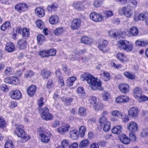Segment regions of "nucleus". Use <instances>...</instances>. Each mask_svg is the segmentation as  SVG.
Listing matches in <instances>:
<instances>
[{
    "label": "nucleus",
    "mask_w": 148,
    "mask_h": 148,
    "mask_svg": "<svg viewBox=\"0 0 148 148\" xmlns=\"http://www.w3.org/2000/svg\"><path fill=\"white\" fill-rule=\"evenodd\" d=\"M40 112L41 114L42 118L47 121L51 120L53 118L52 115L49 112L48 108L45 107L43 109H40Z\"/></svg>",
    "instance_id": "7ed1b4c3"
},
{
    "label": "nucleus",
    "mask_w": 148,
    "mask_h": 148,
    "mask_svg": "<svg viewBox=\"0 0 148 148\" xmlns=\"http://www.w3.org/2000/svg\"><path fill=\"white\" fill-rule=\"evenodd\" d=\"M127 43V41L126 40H120L117 42V45L121 50L125 51V46Z\"/></svg>",
    "instance_id": "412c9836"
},
{
    "label": "nucleus",
    "mask_w": 148,
    "mask_h": 148,
    "mask_svg": "<svg viewBox=\"0 0 148 148\" xmlns=\"http://www.w3.org/2000/svg\"><path fill=\"white\" fill-rule=\"evenodd\" d=\"M103 130L105 132L108 131L110 129L111 123L109 121L103 125Z\"/></svg>",
    "instance_id": "c03bdc74"
},
{
    "label": "nucleus",
    "mask_w": 148,
    "mask_h": 148,
    "mask_svg": "<svg viewBox=\"0 0 148 148\" xmlns=\"http://www.w3.org/2000/svg\"><path fill=\"white\" fill-rule=\"evenodd\" d=\"M129 100V98L126 95H121L116 98V101L117 103H123Z\"/></svg>",
    "instance_id": "5701e85b"
},
{
    "label": "nucleus",
    "mask_w": 148,
    "mask_h": 148,
    "mask_svg": "<svg viewBox=\"0 0 148 148\" xmlns=\"http://www.w3.org/2000/svg\"><path fill=\"white\" fill-rule=\"evenodd\" d=\"M11 28V23L9 21H6L0 27L1 30L3 31H5Z\"/></svg>",
    "instance_id": "b1692460"
},
{
    "label": "nucleus",
    "mask_w": 148,
    "mask_h": 148,
    "mask_svg": "<svg viewBox=\"0 0 148 148\" xmlns=\"http://www.w3.org/2000/svg\"><path fill=\"white\" fill-rule=\"evenodd\" d=\"M49 20L51 24L54 25L59 22V18L57 15H52L49 18Z\"/></svg>",
    "instance_id": "a878e982"
},
{
    "label": "nucleus",
    "mask_w": 148,
    "mask_h": 148,
    "mask_svg": "<svg viewBox=\"0 0 148 148\" xmlns=\"http://www.w3.org/2000/svg\"><path fill=\"white\" fill-rule=\"evenodd\" d=\"M148 44V41L146 40H142L139 39L136 40L135 42L136 45L138 46H145L147 45Z\"/></svg>",
    "instance_id": "7c9ffc66"
},
{
    "label": "nucleus",
    "mask_w": 148,
    "mask_h": 148,
    "mask_svg": "<svg viewBox=\"0 0 148 148\" xmlns=\"http://www.w3.org/2000/svg\"><path fill=\"white\" fill-rule=\"evenodd\" d=\"M9 95L12 99H18L21 97L22 94L19 90H16L11 91L9 93Z\"/></svg>",
    "instance_id": "0eeeda50"
},
{
    "label": "nucleus",
    "mask_w": 148,
    "mask_h": 148,
    "mask_svg": "<svg viewBox=\"0 0 148 148\" xmlns=\"http://www.w3.org/2000/svg\"><path fill=\"white\" fill-rule=\"evenodd\" d=\"M36 89V86L34 85H31L27 89V92L28 95L30 96H33L35 94Z\"/></svg>",
    "instance_id": "6ab92c4d"
},
{
    "label": "nucleus",
    "mask_w": 148,
    "mask_h": 148,
    "mask_svg": "<svg viewBox=\"0 0 148 148\" xmlns=\"http://www.w3.org/2000/svg\"><path fill=\"white\" fill-rule=\"evenodd\" d=\"M16 130L15 131V134L18 137H21L22 138V141L25 142L30 138V136L28 135H26L25 133L23 130V126L21 124H16Z\"/></svg>",
    "instance_id": "f03ea898"
},
{
    "label": "nucleus",
    "mask_w": 148,
    "mask_h": 148,
    "mask_svg": "<svg viewBox=\"0 0 148 148\" xmlns=\"http://www.w3.org/2000/svg\"><path fill=\"white\" fill-rule=\"evenodd\" d=\"M141 136L143 137L148 136V129H143L141 132Z\"/></svg>",
    "instance_id": "0e129e2a"
},
{
    "label": "nucleus",
    "mask_w": 148,
    "mask_h": 148,
    "mask_svg": "<svg viewBox=\"0 0 148 148\" xmlns=\"http://www.w3.org/2000/svg\"><path fill=\"white\" fill-rule=\"evenodd\" d=\"M147 16V13L146 12H143L139 14L138 18L139 20L143 21L145 19Z\"/></svg>",
    "instance_id": "a19ab883"
},
{
    "label": "nucleus",
    "mask_w": 148,
    "mask_h": 148,
    "mask_svg": "<svg viewBox=\"0 0 148 148\" xmlns=\"http://www.w3.org/2000/svg\"><path fill=\"white\" fill-rule=\"evenodd\" d=\"M18 46L20 49H22L26 47V41L24 39H20L17 42Z\"/></svg>",
    "instance_id": "2f4dec72"
},
{
    "label": "nucleus",
    "mask_w": 148,
    "mask_h": 148,
    "mask_svg": "<svg viewBox=\"0 0 148 148\" xmlns=\"http://www.w3.org/2000/svg\"><path fill=\"white\" fill-rule=\"evenodd\" d=\"M129 32L130 34H126V35L128 36H130V34H131L133 36H136L137 35L138 33L137 28L136 27H131L130 29Z\"/></svg>",
    "instance_id": "bb28decb"
},
{
    "label": "nucleus",
    "mask_w": 148,
    "mask_h": 148,
    "mask_svg": "<svg viewBox=\"0 0 148 148\" xmlns=\"http://www.w3.org/2000/svg\"><path fill=\"white\" fill-rule=\"evenodd\" d=\"M37 26L41 29H43L44 27V25L42 21L40 20H38L36 22Z\"/></svg>",
    "instance_id": "5fc2aeb1"
},
{
    "label": "nucleus",
    "mask_w": 148,
    "mask_h": 148,
    "mask_svg": "<svg viewBox=\"0 0 148 148\" xmlns=\"http://www.w3.org/2000/svg\"><path fill=\"white\" fill-rule=\"evenodd\" d=\"M89 143V142L88 140H84L81 142L79 146L80 148L86 147L88 146Z\"/></svg>",
    "instance_id": "ea45409f"
},
{
    "label": "nucleus",
    "mask_w": 148,
    "mask_h": 148,
    "mask_svg": "<svg viewBox=\"0 0 148 148\" xmlns=\"http://www.w3.org/2000/svg\"><path fill=\"white\" fill-rule=\"evenodd\" d=\"M37 43L40 45L42 44L45 40V37L42 34H40L37 37Z\"/></svg>",
    "instance_id": "c9c22d12"
},
{
    "label": "nucleus",
    "mask_w": 148,
    "mask_h": 148,
    "mask_svg": "<svg viewBox=\"0 0 148 148\" xmlns=\"http://www.w3.org/2000/svg\"><path fill=\"white\" fill-rule=\"evenodd\" d=\"M70 126L68 124H66L62 126L59 127L57 129V131L60 134L63 135L64 133L68 131Z\"/></svg>",
    "instance_id": "f8f14e48"
},
{
    "label": "nucleus",
    "mask_w": 148,
    "mask_h": 148,
    "mask_svg": "<svg viewBox=\"0 0 148 148\" xmlns=\"http://www.w3.org/2000/svg\"><path fill=\"white\" fill-rule=\"evenodd\" d=\"M137 124L135 122L131 121L127 125V129L130 132H135L138 129Z\"/></svg>",
    "instance_id": "9d476101"
},
{
    "label": "nucleus",
    "mask_w": 148,
    "mask_h": 148,
    "mask_svg": "<svg viewBox=\"0 0 148 148\" xmlns=\"http://www.w3.org/2000/svg\"><path fill=\"white\" fill-rule=\"evenodd\" d=\"M119 139L121 142L125 145L129 144L130 142L129 138L124 134L121 135L119 136Z\"/></svg>",
    "instance_id": "aec40b11"
},
{
    "label": "nucleus",
    "mask_w": 148,
    "mask_h": 148,
    "mask_svg": "<svg viewBox=\"0 0 148 148\" xmlns=\"http://www.w3.org/2000/svg\"><path fill=\"white\" fill-rule=\"evenodd\" d=\"M133 7L130 5H127L122 8V10L124 15L127 17H130L134 12Z\"/></svg>",
    "instance_id": "39448f33"
},
{
    "label": "nucleus",
    "mask_w": 148,
    "mask_h": 148,
    "mask_svg": "<svg viewBox=\"0 0 148 148\" xmlns=\"http://www.w3.org/2000/svg\"><path fill=\"white\" fill-rule=\"evenodd\" d=\"M81 23V21L79 19H74L72 21L71 25V29L73 30L78 29Z\"/></svg>",
    "instance_id": "1a4fd4ad"
},
{
    "label": "nucleus",
    "mask_w": 148,
    "mask_h": 148,
    "mask_svg": "<svg viewBox=\"0 0 148 148\" xmlns=\"http://www.w3.org/2000/svg\"><path fill=\"white\" fill-rule=\"evenodd\" d=\"M100 43L98 46V47L99 49L103 53L106 52L108 50L107 46L108 42L103 39H101L100 40Z\"/></svg>",
    "instance_id": "423d86ee"
},
{
    "label": "nucleus",
    "mask_w": 148,
    "mask_h": 148,
    "mask_svg": "<svg viewBox=\"0 0 148 148\" xmlns=\"http://www.w3.org/2000/svg\"><path fill=\"white\" fill-rule=\"evenodd\" d=\"M86 130V127L82 126L79 127V132L81 137H83L84 136Z\"/></svg>",
    "instance_id": "49530a36"
},
{
    "label": "nucleus",
    "mask_w": 148,
    "mask_h": 148,
    "mask_svg": "<svg viewBox=\"0 0 148 148\" xmlns=\"http://www.w3.org/2000/svg\"><path fill=\"white\" fill-rule=\"evenodd\" d=\"M100 75L101 77L105 81H108L110 79V75L107 72L103 71L100 74Z\"/></svg>",
    "instance_id": "58836bf2"
},
{
    "label": "nucleus",
    "mask_w": 148,
    "mask_h": 148,
    "mask_svg": "<svg viewBox=\"0 0 148 148\" xmlns=\"http://www.w3.org/2000/svg\"><path fill=\"white\" fill-rule=\"evenodd\" d=\"M86 110L85 108L81 107L79 109L78 114L81 116H85L86 115Z\"/></svg>",
    "instance_id": "a18cd8bd"
},
{
    "label": "nucleus",
    "mask_w": 148,
    "mask_h": 148,
    "mask_svg": "<svg viewBox=\"0 0 148 148\" xmlns=\"http://www.w3.org/2000/svg\"><path fill=\"white\" fill-rule=\"evenodd\" d=\"M70 135L73 139H77L78 138V132L77 129L74 127H71L70 130Z\"/></svg>",
    "instance_id": "4468645a"
},
{
    "label": "nucleus",
    "mask_w": 148,
    "mask_h": 148,
    "mask_svg": "<svg viewBox=\"0 0 148 148\" xmlns=\"http://www.w3.org/2000/svg\"><path fill=\"white\" fill-rule=\"evenodd\" d=\"M90 18L95 22H100L103 21V16L101 14L93 12L90 15Z\"/></svg>",
    "instance_id": "20e7f679"
},
{
    "label": "nucleus",
    "mask_w": 148,
    "mask_h": 148,
    "mask_svg": "<svg viewBox=\"0 0 148 148\" xmlns=\"http://www.w3.org/2000/svg\"><path fill=\"white\" fill-rule=\"evenodd\" d=\"M108 34L110 36L114 38L118 36L119 34L117 30L116 29H112L108 31Z\"/></svg>",
    "instance_id": "e433bc0d"
},
{
    "label": "nucleus",
    "mask_w": 148,
    "mask_h": 148,
    "mask_svg": "<svg viewBox=\"0 0 148 148\" xmlns=\"http://www.w3.org/2000/svg\"><path fill=\"white\" fill-rule=\"evenodd\" d=\"M80 78L82 81L86 80L92 90H102L103 89L101 82L90 74L84 73L81 75Z\"/></svg>",
    "instance_id": "f257e3e1"
},
{
    "label": "nucleus",
    "mask_w": 148,
    "mask_h": 148,
    "mask_svg": "<svg viewBox=\"0 0 148 148\" xmlns=\"http://www.w3.org/2000/svg\"><path fill=\"white\" fill-rule=\"evenodd\" d=\"M8 86L5 84H2L0 85V91L4 92L8 91Z\"/></svg>",
    "instance_id": "bf43d9fd"
},
{
    "label": "nucleus",
    "mask_w": 148,
    "mask_h": 148,
    "mask_svg": "<svg viewBox=\"0 0 148 148\" xmlns=\"http://www.w3.org/2000/svg\"><path fill=\"white\" fill-rule=\"evenodd\" d=\"M133 93L134 97L137 99H138L142 94V90L139 87H136L133 89Z\"/></svg>",
    "instance_id": "4be33fe9"
},
{
    "label": "nucleus",
    "mask_w": 148,
    "mask_h": 148,
    "mask_svg": "<svg viewBox=\"0 0 148 148\" xmlns=\"http://www.w3.org/2000/svg\"><path fill=\"white\" fill-rule=\"evenodd\" d=\"M51 72L49 70L46 69L42 70L41 72V74L43 78L47 79L50 76Z\"/></svg>",
    "instance_id": "72a5a7b5"
},
{
    "label": "nucleus",
    "mask_w": 148,
    "mask_h": 148,
    "mask_svg": "<svg viewBox=\"0 0 148 148\" xmlns=\"http://www.w3.org/2000/svg\"><path fill=\"white\" fill-rule=\"evenodd\" d=\"M42 141L44 143H47L49 141L51 135L49 132H44L40 135Z\"/></svg>",
    "instance_id": "9b49d317"
},
{
    "label": "nucleus",
    "mask_w": 148,
    "mask_h": 148,
    "mask_svg": "<svg viewBox=\"0 0 148 148\" xmlns=\"http://www.w3.org/2000/svg\"><path fill=\"white\" fill-rule=\"evenodd\" d=\"M138 109L135 107H132L128 111V114L131 117H134L136 116L138 114Z\"/></svg>",
    "instance_id": "a211bd4d"
},
{
    "label": "nucleus",
    "mask_w": 148,
    "mask_h": 148,
    "mask_svg": "<svg viewBox=\"0 0 148 148\" xmlns=\"http://www.w3.org/2000/svg\"><path fill=\"white\" fill-rule=\"evenodd\" d=\"M6 122L2 117L0 116V127L4 128L5 126Z\"/></svg>",
    "instance_id": "338daca9"
},
{
    "label": "nucleus",
    "mask_w": 148,
    "mask_h": 148,
    "mask_svg": "<svg viewBox=\"0 0 148 148\" xmlns=\"http://www.w3.org/2000/svg\"><path fill=\"white\" fill-rule=\"evenodd\" d=\"M4 82L7 83L16 85L18 83V80L17 78L9 77L5 79Z\"/></svg>",
    "instance_id": "ddd939ff"
},
{
    "label": "nucleus",
    "mask_w": 148,
    "mask_h": 148,
    "mask_svg": "<svg viewBox=\"0 0 148 148\" xmlns=\"http://www.w3.org/2000/svg\"><path fill=\"white\" fill-rule=\"evenodd\" d=\"M76 9L79 10H81L83 9L84 6L81 3L75 2L72 5Z\"/></svg>",
    "instance_id": "f704fd0d"
},
{
    "label": "nucleus",
    "mask_w": 148,
    "mask_h": 148,
    "mask_svg": "<svg viewBox=\"0 0 148 148\" xmlns=\"http://www.w3.org/2000/svg\"><path fill=\"white\" fill-rule=\"evenodd\" d=\"M102 108V105L101 103H97L93 106L94 109L97 111L101 110Z\"/></svg>",
    "instance_id": "680f3d73"
},
{
    "label": "nucleus",
    "mask_w": 148,
    "mask_h": 148,
    "mask_svg": "<svg viewBox=\"0 0 148 148\" xmlns=\"http://www.w3.org/2000/svg\"><path fill=\"white\" fill-rule=\"evenodd\" d=\"M111 115L114 116L119 117L121 116L122 114L121 112L118 110H114L111 112Z\"/></svg>",
    "instance_id": "de8ad7c7"
},
{
    "label": "nucleus",
    "mask_w": 148,
    "mask_h": 148,
    "mask_svg": "<svg viewBox=\"0 0 148 148\" xmlns=\"http://www.w3.org/2000/svg\"><path fill=\"white\" fill-rule=\"evenodd\" d=\"M61 145L65 148L68 147L69 145V141L66 139H64L62 140L61 143Z\"/></svg>",
    "instance_id": "69168bd1"
},
{
    "label": "nucleus",
    "mask_w": 148,
    "mask_h": 148,
    "mask_svg": "<svg viewBox=\"0 0 148 148\" xmlns=\"http://www.w3.org/2000/svg\"><path fill=\"white\" fill-rule=\"evenodd\" d=\"M48 52V50L41 51L39 52V54L42 57H48L49 56Z\"/></svg>",
    "instance_id": "4d7b16f0"
},
{
    "label": "nucleus",
    "mask_w": 148,
    "mask_h": 148,
    "mask_svg": "<svg viewBox=\"0 0 148 148\" xmlns=\"http://www.w3.org/2000/svg\"><path fill=\"white\" fill-rule=\"evenodd\" d=\"M34 73L31 70H28L25 74L24 77L27 78L29 77H31L34 75Z\"/></svg>",
    "instance_id": "052dcab7"
},
{
    "label": "nucleus",
    "mask_w": 148,
    "mask_h": 148,
    "mask_svg": "<svg viewBox=\"0 0 148 148\" xmlns=\"http://www.w3.org/2000/svg\"><path fill=\"white\" fill-rule=\"evenodd\" d=\"M116 56L118 60L124 63L128 61V59L126 56L121 52L118 53Z\"/></svg>",
    "instance_id": "dca6fc26"
},
{
    "label": "nucleus",
    "mask_w": 148,
    "mask_h": 148,
    "mask_svg": "<svg viewBox=\"0 0 148 148\" xmlns=\"http://www.w3.org/2000/svg\"><path fill=\"white\" fill-rule=\"evenodd\" d=\"M104 17L106 18L111 17L113 14V12L111 10L106 11L104 12Z\"/></svg>",
    "instance_id": "e2e57ef3"
},
{
    "label": "nucleus",
    "mask_w": 148,
    "mask_h": 148,
    "mask_svg": "<svg viewBox=\"0 0 148 148\" xmlns=\"http://www.w3.org/2000/svg\"><path fill=\"white\" fill-rule=\"evenodd\" d=\"M77 93L79 96H84L85 95V92L84 88L82 87H79L77 89Z\"/></svg>",
    "instance_id": "6e6d98bb"
},
{
    "label": "nucleus",
    "mask_w": 148,
    "mask_h": 148,
    "mask_svg": "<svg viewBox=\"0 0 148 148\" xmlns=\"http://www.w3.org/2000/svg\"><path fill=\"white\" fill-rule=\"evenodd\" d=\"M76 79V77L75 76L72 77L68 79L67 83L68 85L70 86H72L73 82Z\"/></svg>",
    "instance_id": "3c124183"
},
{
    "label": "nucleus",
    "mask_w": 148,
    "mask_h": 148,
    "mask_svg": "<svg viewBox=\"0 0 148 148\" xmlns=\"http://www.w3.org/2000/svg\"><path fill=\"white\" fill-rule=\"evenodd\" d=\"M28 7L27 5L25 3H18L16 5L15 8L16 10L19 13L27 10Z\"/></svg>",
    "instance_id": "6e6552de"
},
{
    "label": "nucleus",
    "mask_w": 148,
    "mask_h": 148,
    "mask_svg": "<svg viewBox=\"0 0 148 148\" xmlns=\"http://www.w3.org/2000/svg\"><path fill=\"white\" fill-rule=\"evenodd\" d=\"M14 147V145L12 141L8 140L6 141L5 144V148H13Z\"/></svg>",
    "instance_id": "8fccbe9b"
},
{
    "label": "nucleus",
    "mask_w": 148,
    "mask_h": 148,
    "mask_svg": "<svg viewBox=\"0 0 148 148\" xmlns=\"http://www.w3.org/2000/svg\"><path fill=\"white\" fill-rule=\"evenodd\" d=\"M119 89L122 93H126L129 91V86L126 84H121L119 86Z\"/></svg>",
    "instance_id": "2eb2a0df"
},
{
    "label": "nucleus",
    "mask_w": 148,
    "mask_h": 148,
    "mask_svg": "<svg viewBox=\"0 0 148 148\" xmlns=\"http://www.w3.org/2000/svg\"><path fill=\"white\" fill-rule=\"evenodd\" d=\"M63 101L67 105H69L70 104L72 103L73 100V98H63Z\"/></svg>",
    "instance_id": "13d9d810"
},
{
    "label": "nucleus",
    "mask_w": 148,
    "mask_h": 148,
    "mask_svg": "<svg viewBox=\"0 0 148 148\" xmlns=\"http://www.w3.org/2000/svg\"><path fill=\"white\" fill-rule=\"evenodd\" d=\"M125 47V51L127 52L132 51L133 48V45L128 41H127V43Z\"/></svg>",
    "instance_id": "09e8293b"
},
{
    "label": "nucleus",
    "mask_w": 148,
    "mask_h": 148,
    "mask_svg": "<svg viewBox=\"0 0 148 148\" xmlns=\"http://www.w3.org/2000/svg\"><path fill=\"white\" fill-rule=\"evenodd\" d=\"M58 5L56 3H53L52 4L49 5L47 7V9L49 12H51L56 10L58 7Z\"/></svg>",
    "instance_id": "c756f323"
},
{
    "label": "nucleus",
    "mask_w": 148,
    "mask_h": 148,
    "mask_svg": "<svg viewBox=\"0 0 148 148\" xmlns=\"http://www.w3.org/2000/svg\"><path fill=\"white\" fill-rule=\"evenodd\" d=\"M102 96L103 100L107 101L110 98V94L109 92H105L102 93Z\"/></svg>",
    "instance_id": "37998d69"
},
{
    "label": "nucleus",
    "mask_w": 148,
    "mask_h": 148,
    "mask_svg": "<svg viewBox=\"0 0 148 148\" xmlns=\"http://www.w3.org/2000/svg\"><path fill=\"white\" fill-rule=\"evenodd\" d=\"M29 36V28L24 27L22 30V36L25 38L27 39Z\"/></svg>",
    "instance_id": "473e14b6"
},
{
    "label": "nucleus",
    "mask_w": 148,
    "mask_h": 148,
    "mask_svg": "<svg viewBox=\"0 0 148 148\" xmlns=\"http://www.w3.org/2000/svg\"><path fill=\"white\" fill-rule=\"evenodd\" d=\"M48 51L49 56H54L56 55V51L55 49H51L50 50H48Z\"/></svg>",
    "instance_id": "774afa93"
},
{
    "label": "nucleus",
    "mask_w": 148,
    "mask_h": 148,
    "mask_svg": "<svg viewBox=\"0 0 148 148\" xmlns=\"http://www.w3.org/2000/svg\"><path fill=\"white\" fill-rule=\"evenodd\" d=\"M102 3L101 0H95L93 2V5L95 8H98L101 6Z\"/></svg>",
    "instance_id": "864d4df0"
},
{
    "label": "nucleus",
    "mask_w": 148,
    "mask_h": 148,
    "mask_svg": "<svg viewBox=\"0 0 148 148\" xmlns=\"http://www.w3.org/2000/svg\"><path fill=\"white\" fill-rule=\"evenodd\" d=\"M99 121L100 126H103L107 122L109 121H108V119L103 116H102L99 119Z\"/></svg>",
    "instance_id": "4c0bfd02"
},
{
    "label": "nucleus",
    "mask_w": 148,
    "mask_h": 148,
    "mask_svg": "<svg viewBox=\"0 0 148 148\" xmlns=\"http://www.w3.org/2000/svg\"><path fill=\"white\" fill-rule=\"evenodd\" d=\"M81 41L82 43L85 44L90 45L92 43L93 40L90 38L83 36L81 38Z\"/></svg>",
    "instance_id": "393cba45"
},
{
    "label": "nucleus",
    "mask_w": 148,
    "mask_h": 148,
    "mask_svg": "<svg viewBox=\"0 0 148 148\" xmlns=\"http://www.w3.org/2000/svg\"><path fill=\"white\" fill-rule=\"evenodd\" d=\"M35 13L38 17L40 18L43 17L45 15L44 10L41 7L36 8L35 10Z\"/></svg>",
    "instance_id": "f3484780"
},
{
    "label": "nucleus",
    "mask_w": 148,
    "mask_h": 148,
    "mask_svg": "<svg viewBox=\"0 0 148 148\" xmlns=\"http://www.w3.org/2000/svg\"><path fill=\"white\" fill-rule=\"evenodd\" d=\"M64 32V29L61 27H59L56 28L54 30V34L56 35H59L62 33Z\"/></svg>",
    "instance_id": "79ce46f5"
},
{
    "label": "nucleus",
    "mask_w": 148,
    "mask_h": 148,
    "mask_svg": "<svg viewBox=\"0 0 148 148\" xmlns=\"http://www.w3.org/2000/svg\"><path fill=\"white\" fill-rule=\"evenodd\" d=\"M122 129V126L120 125H118L113 127L112 129V131L114 134H118L121 132Z\"/></svg>",
    "instance_id": "cd10ccee"
},
{
    "label": "nucleus",
    "mask_w": 148,
    "mask_h": 148,
    "mask_svg": "<svg viewBox=\"0 0 148 148\" xmlns=\"http://www.w3.org/2000/svg\"><path fill=\"white\" fill-rule=\"evenodd\" d=\"M5 49L7 51L11 52L14 51L15 47L13 43L10 42L6 44Z\"/></svg>",
    "instance_id": "c85d7f7f"
},
{
    "label": "nucleus",
    "mask_w": 148,
    "mask_h": 148,
    "mask_svg": "<svg viewBox=\"0 0 148 148\" xmlns=\"http://www.w3.org/2000/svg\"><path fill=\"white\" fill-rule=\"evenodd\" d=\"M124 74L127 78L130 79H134L135 78L134 74L130 73L128 72H125L124 73Z\"/></svg>",
    "instance_id": "603ef678"
}]
</instances>
